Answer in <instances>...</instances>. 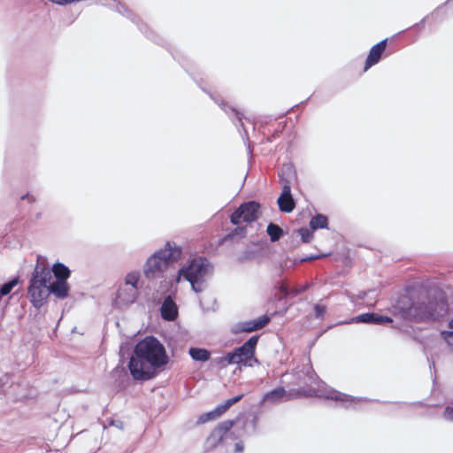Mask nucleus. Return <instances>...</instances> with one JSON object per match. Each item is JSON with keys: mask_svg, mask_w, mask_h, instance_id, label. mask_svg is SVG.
I'll use <instances>...</instances> for the list:
<instances>
[{"mask_svg": "<svg viewBox=\"0 0 453 453\" xmlns=\"http://www.w3.org/2000/svg\"><path fill=\"white\" fill-rule=\"evenodd\" d=\"M280 295H276L275 298L281 300L288 296V288L285 283H282L279 288Z\"/></svg>", "mask_w": 453, "mask_h": 453, "instance_id": "393cba45", "label": "nucleus"}, {"mask_svg": "<svg viewBox=\"0 0 453 453\" xmlns=\"http://www.w3.org/2000/svg\"><path fill=\"white\" fill-rule=\"evenodd\" d=\"M305 374L308 377L311 384L309 387L294 388L290 390H287L283 387H279L266 393L264 396V400L269 401L270 403H279L288 402L300 398L318 397L319 391L318 389L312 388L311 385H319V383L321 381L319 377L311 367L307 369Z\"/></svg>", "mask_w": 453, "mask_h": 453, "instance_id": "7ed1b4c3", "label": "nucleus"}, {"mask_svg": "<svg viewBox=\"0 0 453 453\" xmlns=\"http://www.w3.org/2000/svg\"><path fill=\"white\" fill-rule=\"evenodd\" d=\"M53 273L57 280H66L71 274L69 268L62 263L53 265L50 273Z\"/></svg>", "mask_w": 453, "mask_h": 453, "instance_id": "6ab92c4d", "label": "nucleus"}, {"mask_svg": "<svg viewBox=\"0 0 453 453\" xmlns=\"http://www.w3.org/2000/svg\"><path fill=\"white\" fill-rule=\"evenodd\" d=\"M442 335L449 345H453V332H443Z\"/></svg>", "mask_w": 453, "mask_h": 453, "instance_id": "cd10ccee", "label": "nucleus"}, {"mask_svg": "<svg viewBox=\"0 0 453 453\" xmlns=\"http://www.w3.org/2000/svg\"><path fill=\"white\" fill-rule=\"evenodd\" d=\"M20 199L21 200H27L29 203H33L35 202V197L32 195H30L29 193H27L23 196H20Z\"/></svg>", "mask_w": 453, "mask_h": 453, "instance_id": "c85d7f7f", "label": "nucleus"}, {"mask_svg": "<svg viewBox=\"0 0 453 453\" xmlns=\"http://www.w3.org/2000/svg\"><path fill=\"white\" fill-rule=\"evenodd\" d=\"M258 339V335L250 337L241 347L226 353L223 360L228 365H240L250 367L259 364L258 359L255 356Z\"/></svg>", "mask_w": 453, "mask_h": 453, "instance_id": "0eeeda50", "label": "nucleus"}, {"mask_svg": "<svg viewBox=\"0 0 453 453\" xmlns=\"http://www.w3.org/2000/svg\"><path fill=\"white\" fill-rule=\"evenodd\" d=\"M280 183L281 185V194L278 198L279 209L282 212L289 213L296 207L295 200L291 195V180L285 178L283 173L279 175Z\"/></svg>", "mask_w": 453, "mask_h": 453, "instance_id": "9b49d317", "label": "nucleus"}, {"mask_svg": "<svg viewBox=\"0 0 453 453\" xmlns=\"http://www.w3.org/2000/svg\"><path fill=\"white\" fill-rule=\"evenodd\" d=\"M168 361L164 345L157 338L147 336L135 345L128 369L134 380L145 381L152 379L157 369L167 365Z\"/></svg>", "mask_w": 453, "mask_h": 453, "instance_id": "f257e3e1", "label": "nucleus"}, {"mask_svg": "<svg viewBox=\"0 0 453 453\" xmlns=\"http://www.w3.org/2000/svg\"><path fill=\"white\" fill-rule=\"evenodd\" d=\"M243 450V445L242 442H237L234 446V451L236 453H241Z\"/></svg>", "mask_w": 453, "mask_h": 453, "instance_id": "7c9ffc66", "label": "nucleus"}, {"mask_svg": "<svg viewBox=\"0 0 453 453\" xmlns=\"http://www.w3.org/2000/svg\"><path fill=\"white\" fill-rule=\"evenodd\" d=\"M130 293V288L126 290V289H123V296H128Z\"/></svg>", "mask_w": 453, "mask_h": 453, "instance_id": "2f4dec72", "label": "nucleus"}, {"mask_svg": "<svg viewBox=\"0 0 453 453\" xmlns=\"http://www.w3.org/2000/svg\"><path fill=\"white\" fill-rule=\"evenodd\" d=\"M266 232L272 242H277L283 234V230L276 224L270 223L267 226Z\"/></svg>", "mask_w": 453, "mask_h": 453, "instance_id": "4be33fe9", "label": "nucleus"}, {"mask_svg": "<svg viewBox=\"0 0 453 453\" xmlns=\"http://www.w3.org/2000/svg\"><path fill=\"white\" fill-rule=\"evenodd\" d=\"M387 42H388V39H384L371 48V50L368 53V56L366 58V60H365L364 72H366L372 65L379 63L383 52L386 50Z\"/></svg>", "mask_w": 453, "mask_h": 453, "instance_id": "4468645a", "label": "nucleus"}, {"mask_svg": "<svg viewBox=\"0 0 453 453\" xmlns=\"http://www.w3.org/2000/svg\"><path fill=\"white\" fill-rule=\"evenodd\" d=\"M18 279H13L9 282L4 284L0 289V295L2 296L8 295L12 290V288L18 284Z\"/></svg>", "mask_w": 453, "mask_h": 453, "instance_id": "5701e85b", "label": "nucleus"}, {"mask_svg": "<svg viewBox=\"0 0 453 453\" xmlns=\"http://www.w3.org/2000/svg\"><path fill=\"white\" fill-rule=\"evenodd\" d=\"M70 287L66 280H56L50 282V294L52 293L56 297L64 299L69 295Z\"/></svg>", "mask_w": 453, "mask_h": 453, "instance_id": "a211bd4d", "label": "nucleus"}, {"mask_svg": "<svg viewBox=\"0 0 453 453\" xmlns=\"http://www.w3.org/2000/svg\"><path fill=\"white\" fill-rule=\"evenodd\" d=\"M297 233L301 236L302 242L304 243L309 242L313 236L312 232L308 228H300L297 230Z\"/></svg>", "mask_w": 453, "mask_h": 453, "instance_id": "b1692460", "label": "nucleus"}, {"mask_svg": "<svg viewBox=\"0 0 453 453\" xmlns=\"http://www.w3.org/2000/svg\"><path fill=\"white\" fill-rule=\"evenodd\" d=\"M140 280V273L138 272H131L127 273L125 278V284L130 285V293L128 296H123V288H119L117 293V298L124 303H132L135 301L138 295V281Z\"/></svg>", "mask_w": 453, "mask_h": 453, "instance_id": "ddd939ff", "label": "nucleus"}, {"mask_svg": "<svg viewBox=\"0 0 453 453\" xmlns=\"http://www.w3.org/2000/svg\"><path fill=\"white\" fill-rule=\"evenodd\" d=\"M160 311L162 318L167 321H173L177 318L178 308L171 296H167L164 300Z\"/></svg>", "mask_w": 453, "mask_h": 453, "instance_id": "dca6fc26", "label": "nucleus"}, {"mask_svg": "<svg viewBox=\"0 0 453 453\" xmlns=\"http://www.w3.org/2000/svg\"><path fill=\"white\" fill-rule=\"evenodd\" d=\"M445 311V301L430 298L425 291H418L410 320L417 323L434 320Z\"/></svg>", "mask_w": 453, "mask_h": 453, "instance_id": "39448f33", "label": "nucleus"}, {"mask_svg": "<svg viewBox=\"0 0 453 453\" xmlns=\"http://www.w3.org/2000/svg\"><path fill=\"white\" fill-rule=\"evenodd\" d=\"M449 326H450L451 328H453V319H452L450 320V322H449Z\"/></svg>", "mask_w": 453, "mask_h": 453, "instance_id": "473e14b6", "label": "nucleus"}, {"mask_svg": "<svg viewBox=\"0 0 453 453\" xmlns=\"http://www.w3.org/2000/svg\"><path fill=\"white\" fill-rule=\"evenodd\" d=\"M443 416L447 420L453 421V408L447 407L444 411Z\"/></svg>", "mask_w": 453, "mask_h": 453, "instance_id": "bb28decb", "label": "nucleus"}, {"mask_svg": "<svg viewBox=\"0 0 453 453\" xmlns=\"http://www.w3.org/2000/svg\"><path fill=\"white\" fill-rule=\"evenodd\" d=\"M188 352L190 357L196 361L205 362L211 357L210 351L205 349L190 348Z\"/></svg>", "mask_w": 453, "mask_h": 453, "instance_id": "aec40b11", "label": "nucleus"}, {"mask_svg": "<svg viewBox=\"0 0 453 453\" xmlns=\"http://www.w3.org/2000/svg\"><path fill=\"white\" fill-rule=\"evenodd\" d=\"M314 311L316 318H322L326 313V308L325 305L315 304Z\"/></svg>", "mask_w": 453, "mask_h": 453, "instance_id": "a878e982", "label": "nucleus"}, {"mask_svg": "<svg viewBox=\"0 0 453 453\" xmlns=\"http://www.w3.org/2000/svg\"><path fill=\"white\" fill-rule=\"evenodd\" d=\"M351 321L355 323L381 325L385 323H390L393 320L388 316L380 315L374 312H367L353 318Z\"/></svg>", "mask_w": 453, "mask_h": 453, "instance_id": "2eb2a0df", "label": "nucleus"}, {"mask_svg": "<svg viewBox=\"0 0 453 453\" xmlns=\"http://www.w3.org/2000/svg\"><path fill=\"white\" fill-rule=\"evenodd\" d=\"M270 322V317L264 315L257 319L242 322L239 325L241 332L250 333L264 328Z\"/></svg>", "mask_w": 453, "mask_h": 453, "instance_id": "f3484780", "label": "nucleus"}, {"mask_svg": "<svg viewBox=\"0 0 453 453\" xmlns=\"http://www.w3.org/2000/svg\"><path fill=\"white\" fill-rule=\"evenodd\" d=\"M234 420H225L218 424L206 438L203 449L211 451L216 449L222 441L226 434L234 427Z\"/></svg>", "mask_w": 453, "mask_h": 453, "instance_id": "1a4fd4ad", "label": "nucleus"}, {"mask_svg": "<svg viewBox=\"0 0 453 453\" xmlns=\"http://www.w3.org/2000/svg\"><path fill=\"white\" fill-rule=\"evenodd\" d=\"M41 259L42 257L38 256L27 288V297L36 309L46 303L50 296V281L51 280L50 267L41 262Z\"/></svg>", "mask_w": 453, "mask_h": 453, "instance_id": "f03ea898", "label": "nucleus"}, {"mask_svg": "<svg viewBox=\"0 0 453 453\" xmlns=\"http://www.w3.org/2000/svg\"><path fill=\"white\" fill-rule=\"evenodd\" d=\"M209 266L206 259L203 257L194 258L188 265L183 266L179 270L176 281L179 282L180 277H183L191 284L192 289L195 292L200 293L203 291V282L208 273Z\"/></svg>", "mask_w": 453, "mask_h": 453, "instance_id": "423d86ee", "label": "nucleus"}, {"mask_svg": "<svg viewBox=\"0 0 453 453\" xmlns=\"http://www.w3.org/2000/svg\"><path fill=\"white\" fill-rule=\"evenodd\" d=\"M328 219L325 215L318 214L311 218L310 226L312 230L327 228Z\"/></svg>", "mask_w": 453, "mask_h": 453, "instance_id": "412c9836", "label": "nucleus"}, {"mask_svg": "<svg viewBox=\"0 0 453 453\" xmlns=\"http://www.w3.org/2000/svg\"><path fill=\"white\" fill-rule=\"evenodd\" d=\"M244 395L240 394L233 398L226 400L223 403L218 405L215 409L211 411L201 414L197 418V424L202 425L207 422L218 419L224 413H226L229 408L234 403L240 402L243 398Z\"/></svg>", "mask_w": 453, "mask_h": 453, "instance_id": "f8f14e48", "label": "nucleus"}, {"mask_svg": "<svg viewBox=\"0 0 453 453\" xmlns=\"http://www.w3.org/2000/svg\"><path fill=\"white\" fill-rule=\"evenodd\" d=\"M181 255V250L167 242L165 247L150 257L144 265L143 273L149 280L159 277Z\"/></svg>", "mask_w": 453, "mask_h": 453, "instance_id": "20e7f679", "label": "nucleus"}, {"mask_svg": "<svg viewBox=\"0 0 453 453\" xmlns=\"http://www.w3.org/2000/svg\"><path fill=\"white\" fill-rule=\"evenodd\" d=\"M418 291L408 290L401 295L394 305V312L401 318L410 320Z\"/></svg>", "mask_w": 453, "mask_h": 453, "instance_id": "9d476101", "label": "nucleus"}, {"mask_svg": "<svg viewBox=\"0 0 453 453\" xmlns=\"http://www.w3.org/2000/svg\"><path fill=\"white\" fill-rule=\"evenodd\" d=\"M246 233V227L245 226H239L237 228L234 229V231L233 232V234L231 235H234V234H241V235H244Z\"/></svg>", "mask_w": 453, "mask_h": 453, "instance_id": "c756f323", "label": "nucleus"}, {"mask_svg": "<svg viewBox=\"0 0 453 453\" xmlns=\"http://www.w3.org/2000/svg\"><path fill=\"white\" fill-rule=\"evenodd\" d=\"M260 216V204L255 201L242 203L230 216L233 225L239 226L242 223H252Z\"/></svg>", "mask_w": 453, "mask_h": 453, "instance_id": "6e6552de", "label": "nucleus"}]
</instances>
